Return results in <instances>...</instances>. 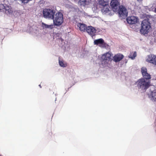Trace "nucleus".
Returning a JSON list of instances; mask_svg holds the SVG:
<instances>
[{"mask_svg":"<svg viewBox=\"0 0 156 156\" xmlns=\"http://www.w3.org/2000/svg\"><path fill=\"white\" fill-rule=\"evenodd\" d=\"M94 44L97 45L99 44H103L105 43L104 41L102 38H100L95 40L94 41Z\"/></svg>","mask_w":156,"mask_h":156,"instance_id":"15","label":"nucleus"},{"mask_svg":"<svg viewBox=\"0 0 156 156\" xmlns=\"http://www.w3.org/2000/svg\"><path fill=\"white\" fill-rule=\"evenodd\" d=\"M151 23L147 20H144L141 24V28L140 32L144 35L147 34L150 31L151 28Z\"/></svg>","mask_w":156,"mask_h":156,"instance_id":"2","label":"nucleus"},{"mask_svg":"<svg viewBox=\"0 0 156 156\" xmlns=\"http://www.w3.org/2000/svg\"><path fill=\"white\" fill-rule=\"evenodd\" d=\"M120 3L118 0H112L110 5L114 11H116L119 6Z\"/></svg>","mask_w":156,"mask_h":156,"instance_id":"5","label":"nucleus"},{"mask_svg":"<svg viewBox=\"0 0 156 156\" xmlns=\"http://www.w3.org/2000/svg\"><path fill=\"white\" fill-rule=\"evenodd\" d=\"M5 6L3 4H0V10H4L5 9Z\"/></svg>","mask_w":156,"mask_h":156,"instance_id":"26","label":"nucleus"},{"mask_svg":"<svg viewBox=\"0 0 156 156\" xmlns=\"http://www.w3.org/2000/svg\"><path fill=\"white\" fill-rule=\"evenodd\" d=\"M143 77L144 78V79H149L151 78V75L150 74L147 73V74L145 73L144 75H143Z\"/></svg>","mask_w":156,"mask_h":156,"instance_id":"24","label":"nucleus"},{"mask_svg":"<svg viewBox=\"0 0 156 156\" xmlns=\"http://www.w3.org/2000/svg\"><path fill=\"white\" fill-rule=\"evenodd\" d=\"M102 9H101V11L103 13L105 14L106 13L110 14V12L111 9L109 6V4L105 6H102Z\"/></svg>","mask_w":156,"mask_h":156,"instance_id":"9","label":"nucleus"},{"mask_svg":"<svg viewBox=\"0 0 156 156\" xmlns=\"http://www.w3.org/2000/svg\"><path fill=\"white\" fill-rule=\"evenodd\" d=\"M147 62L156 65V55L150 54L147 56L146 59Z\"/></svg>","mask_w":156,"mask_h":156,"instance_id":"7","label":"nucleus"},{"mask_svg":"<svg viewBox=\"0 0 156 156\" xmlns=\"http://www.w3.org/2000/svg\"><path fill=\"white\" fill-rule=\"evenodd\" d=\"M43 27L45 28H49L52 29L53 28V25H48L43 23H42Z\"/></svg>","mask_w":156,"mask_h":156,"instance_id":"21","label":"nucleus"},{"mask_svg":"<svg viewBox=\"0 0 156 156\" xmlns=\"http://www.w3.org/2000/svg\"><path fill=\"white\" fill-rule=\"evenodd\" d=\"M136 84L137 85L139 89H141L142 90H146L150 86V83L147 82L143 78H141L136 82Z\"/></svg>","mask_w":156,"mask_h":156,"instance_id":"3","label":"nucleus"},{"mask_svg":"<svg viewBox=\"0 0 156 156\" xmlns=\"http://www.w3.org/2000/svg\"><path fill=\"white\" fill-rule=\"evenodd\" d=\"M110 60V59L107 58V57L105 54L103 55L101 57V61L102 64L104 65L107 64L108 63L107 61H109Z\"/></svg>","mask_w":156,"mask_h":156,"instance_id":"13","label":"nucleus"},{"mask_svg":"<svg viewBox=\"0 0 156 156\" xmlns=\"http://www.w3.org/2000/svg\"><path fill=\"white\" fill-rule=\"evenodd\" d=\"M118 13L119 16L123 19H124L128 15V12L126 9L123 6H120L119 7Z\"/></svg>","mask_w":156,"mask_h":156,"instance_id":"4","label":"nucleus"},{"mask_svg":"<svg viewBox=\"0 0 156 156\" xmlns=\"http://www.w3.org/2000/svg\"><path fill=\"white\" fill-rule=\"evenodd\" d=\"M99 5L101 6L108 5L109 4L108 0H98Z\"/></svg>","mask_w":156,"mask_h":156,"instance_id":"16","label":"nucleus"},{"mask_svg":"<svg viewBox=\"0 0 156 156\" xmlns=\"http://www.w3.org/2000/svg\"><path fill=\"white\" fill-rule=\"evenodd\" d=\"M3 11H5V13L7 15L11 14L12 12L11 7L7 5L5 6V9Z\"/></svg>","mask_w":156,"mask_h":156,"instance_id":"14","label":"nucleus"},{"mask_svg":"<svg viewBox=\"0 0 156 156\" xmlns=\"http://www.w3.org/2000/svg\"><path fill=\"white\" fill-rule=\"evenodd\" d=\"M39 86H40V88H41V85H39Z\"/></svg>","mask_w":156,"mask_h":156,"instance_id":"29","label":"nucleus"},{"mask_svg":"<svg viewBox=\"0 0 156 156\" xmlns=\"http://www.w3.org/2000/svg\"><path fill=\"white\" fill-rule=\"evenodd\" d=\"M126 21L129 24H135L138 21V18L134 16H129L126 18Z\"/></svg>","mask_w":156,"mask_h":156,"instance_id":"8","label":"nucleus"},{"mask_svg":"<svg viewBox=\"0 0 156 156\" xmlns=\"http://www.w3.org/2000/svg\"><path fill=\"white\" fill-rule=\"evenodd\" d=\"M141 72L142 75H144L145 73L147 74V68L145 67H142L141 68Z\"/></svg>","mask_w":156,"mask_h":156,"instance_id":"23","label":"nucleus"},{"mask_svg":"<svg viewBox=\"0 0 156 156\" xmlns=\"http://www.w3.org/2000/svg\"><path fill=\"white\" fill-rule=\"evenodd\" d=\"M124 56L121 54H117L113 57V60L115 62H118L121 61L124 58Z\"/></svg>","mask_w":156,"mask_h":156,"instance_id":"10","label":"nucleus"},{"mask_svg":"<svg viewBox=\"0 0 156 156\" xmlns=\"http://www.w3.org/2000/svg\"><path fill=\"white\" fill-rule=\"evenodd\" d=\"M87 32L92 37L95 35L96 30L93 27L91 26H89L87 28L86 30Z\"/></svg>","mask_w":156,"mask_h":156,"instance_id":"6","label":"nucleus"},{"mask_svg":"<svg viewBox=\"0 0 156 156\" xmlns=\"http://www.w3.org/2000/svg\"><path fill=\"white\" fill-rule=\"evenodd\" d=\"M59 65L63 67H66L67 66V64L65 62L59 60Z\"/></svg>","mask_w":156,"mask_h":156,"instance_id":"22","label":"nucleus"},{"mask_svg":"<svg viewBox=\"0 0 156 156\" xmlns=\"http://www.w3.org/2000/svg\"><path fill=\"white\" fill-rule=\"evenodd\" d=\"M138 2H141L142 0H137Z\"/></svg>","mask_w":156,"mask_h":156,"instance_id":"28","label":"nucleus"},{"mask_svg":"<svg viewBox=\"0 0 156 156\" xmlns=\"http://www.w3.org/2000/svg\"><path fill=\"white\" fill-rule=\"evenodd\" d=\"M64 20L62 14L59 12V26L63 22Z\"/></svg>","mask_w":156,"mask_h":156,"instance_id":"20","label":"nucleus"},{"mask_svg":"<svg viewBox=\"0 0 156 156\" xmlns=\"http://www.w3.org/2000/svg\"><path fill=\"white\" fill-rule=\"evenodd\" d=\"M32 0H21V1L22 3L25 4V3H27L31 1Z\"/></svg>","mask_w":156,"mask_h":156,"instance_id":"27","label":"nucleus"},{"mask_svg":"<svg viewBox=\"0 0 156 156\" xmlns=\"http://www.w3.org/2000/svg\"><path fill=\"white\" fill-rule=\"evenodd\" d=\"M76 25L77 27L79 28L81 31H85V30H86L87 27L86 25L80 23H78Z\"/></svg>","mask_w":156,"mask_h":156,"instance_id":"11","label":"nucleus"},{"mask_svg":"<svg viewBox=\"0 0 156 156\" xmlns=\"http://www.w3.org/2000/svg\"><path fill=\"white\" fill-rule=\"evenodd\" d=\"M90 2V0H80L81 5L83 6L89 4Z\"/></svg>","mask_w":156,"mask_h":156,"instance_id":"18","label":"nucleus"},{"mask_svg":"<svg viewBox=\"0 0 156 156\" xmlns=\"http://www.w3.org/2000/svg\"><path fill=\"white\" fill-rule=\"evenodd\" d=\"M110 60V59L107 58V57L105 54L103 55L101 57V61L102 64L104 65L107 64L108 63L107 61H109Z\"/></svg>","mask_w":156,"mask_h":156,"instance_id":"12","label":"nucleus"},{"mask_svg":"<svg viewBox=\"0 0 156 156\" xmlns=\"http://www.w3.org/2000/svg\"><path fill=\"white\" fill-rule=\"evenodd\" d=\"M104 54L106 55V56L107 57V58L108 59H110L111 60V59L112 56L111 54L109 52H108Z\"/></svg>","mask_w":156,"mask_h":156,"instance_id":"25","label":"nucleus"},{"mask_svg":"<svg viewBox=\"0 0 156 156\" xmlns=\"http://www.w3.org/2000/svg\"><path fill=\"white\" fill-rule=\"evenodd\" d=\"M43 14L44 18L53 19L54 25L56 26H58V18L57 17L55 19H54L55 11L53 9H44L43 10Z\"/></svg>","mask_w":156,"mask_h":156,"instance_id":"1","label":"nucleus"},{"mask_svg":"<svg viewBox=\"0 0 156 156\" xmlns=\"http://www.w3.org/2000/svg\"><path fill=\"white\" fill-rule=\"evenodd\" d=\"M151 100L156 101V89L151 92Z\"/></svg>","mask_w":156,"mask_h":156,"instance_id":"17","label":"nucleus"},{"mask_svg":"<svg viewBox=\"0 0 156 156\" xmlns=\"http://www.w3.org/2000/svg\"><path fill=\"white\" fill-rule=\"evenodd\" d=\"M57 14H58V13H56V15H57Z\"/></svg>","mask_w":156,"mask_h":156,"instance_id":"30","label":"nucleus"},{"mask_svg":"<svg viewBox=\"0 0 156 156\" xmlns=\"http://www.w3.org/2000/svg\"><path fill=\"white\" fill-rule=\"evenodd\" d=\"M136 56V51L132 52H130L129 56V57L131 58L132 59H135V57Z\"/></svg>","mask_w":156,"mask_h":156,"instance_id":"19","label":"nucleus"}]
</instances>
